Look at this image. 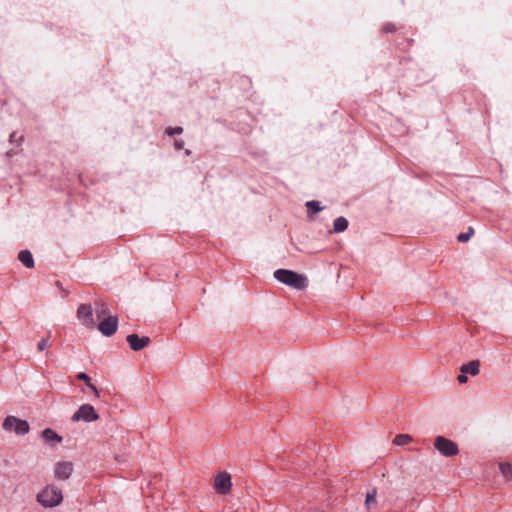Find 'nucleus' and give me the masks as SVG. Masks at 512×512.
I'll return each mask as SVG.
<instances>
[{
    "mask_svg": "<svg viewBox=\"0 0 512 512\" xmlns=\"http://www.w3.org/2000/svg\"><path fill=\"white\" fill-rule=\"evenodd\" d=\"M37 502L44 508H54L63 501V494L55 484H48L36 496Z\"/></svg>",
    "mask_w": 512,
    "mask_h": 512,
    "instance_id": "1",
    "label": "nucleus"
},
{
    "mask_svg": "<svg viewBox=\"0 0 512 512\" xmlns=\"http://www.w3.org/2000/svg\"><path fill=\"white\" fill-rule=\"evenodd\" d=\"M274 277L277 281L296 290H303L308 285V279L305 275L288 269L276 270Z\"/></svg>",
    "mask_w": 512,
    "mask_h": 512,
    "instance_id": "2",
    "label": "nucleus"
},
{
    "mask_svg": "<svg viewBox=\"0 0 512 512\" xmlns=\"http://www.w3.org/2000/svg\"><path fill=\"white\" fill-rule=\"evenodd\" d=\"M2 427L5 431L14 432L17 435H26L30 426L26 420L19 419L15 416H7L4 419Z\"/></svg>",
    "mask_w": 512,
    "mask_h": 512,
    "instance_id": "3",
    "label": "nucleus"
},
{
    "mask_svg": "<svg viewBox=\"0 0 512 512\" xmlns=\"http://www.w3.org/2000/svg\"><path fill=\"white\" fill-rule=\"evenodd\" d=\"M434 447L444 457H453L459 453L458 445L444 436L435 438Z\"/></svg>",
    "mask_w": 512,
    "mask_h": 512,
    "instance_id": "4",
    "label": "nucleus"
},
{
    "mask_svg": "<svg viewBox=\"0 0 512 512\" xmlns=\"http://www.w3.org/2000/svg\"><path fill=\"white\" fill-rule=\"evenodd\" d=\"M99 415L95 408L90 404L81 405L78 410L73 414L72 421L79 422H93L98 420Z\"/></svg>",
    "mask_w": 512,
    "mask_h": 512,
    "instance_id": "5",
    "label": "nucleus"
},
{
    "mask_svg": "<svg viewBox=\"0 0 512 512\" xmlns=\"http://www.w3.org/2000/svg\"><path fill=\"white\" fill-rule=\"evenodd\" d=\"M97 327L102 335L110 337L117 330L118 318L117 316H110L107 318L100 319Z\"/></svg>",
    "mask_w": 512,
    "mask_h": 512,
    "instance_id": "6",
    "label": "nucleus"
},
{
    "mask_svg": "<svg viewBox=\"0 0 512 512\" xmlns=\"http://www.w3.org/2000/svg\"><path fill=\"white\" fill-rule=\"evenodd\" d=\"M77 318L87 328H93L95 326L93 319V309L88 304H81L78 307Z\"/></svg>",
    "mask_w": 512,
    "mask_h": 512,
    "instance_id": "7",
    "label": "nucleus"
},
{
    "mask_svg": "<svg viewBox=\"0 0 512 512\" xmlns=\"http://www.w3.org/2000/svg\"><path fill=\"white\" fill-rule=\"evenodd\" d=\"M73 472V463L68 461L57 462L54 466V477L60 481L70 478Z\"/></svg>",
    "mask_w": 512,
    "mask_h": 512,
    "instance_id": "8",
    "label": "nucleus"
},
{
    "mask_svg": "<svg viewBox=\"0 0 512 512\" xmlns=\"http://www.w3.org/2000/svg\"><path fill=\"white\" fill-rule=\"evenodd\" d=\"M231 477L228 473L223 472L217 475L215 479V488L218 493L226 495L231 489Z\"/></svg>",
    "mask_w": 512,
    "mask_h": 512,
    "instance_id": "9",
    "label": "nucleus"
},
{
    "mask_svg": "<svg viewBox=\"0 0 512 512\" xmlns=\"http://www.w3.org/2000/svg\"><path fill=\"white\" fill-rule=\"evenodd\" d=\"M126 340L133 351H140L150 343L149 337H139L137 334L128 335Z\"/></svg>",
    "mask_w": 512,
    "mask_h": 512,
    "instance_id": "10",
    "label": "nucleus"
},
{
    "mask_svg": "<svg viewBox=\"0 0 512 512\" xmlns=\"http://www.w3.org/2000/svg\"><path fill=\"white\" fill-rule=\"evenodd\" d=\"M18 259L26 268L34 267V259L30 251L22 250L18 255Z\"/></svg>",
    "mask_w": 512,
    "mask_h": 512,
    "instance_id": "11",
    "label": "nucleus"
},
{
    "mask_svg": "<svg viewBox=\"0 0 512 512\" xmlns=\"http://www.w3.org/2000/svg\"><path fill=\"white\" fill-rule=\"evenodd\" d=\"M479 367H480V362L478 360H473L467 364L462 365L460 370L462 373H466V374L469 373V374L475 376L479 373Z\"/></svg>",
    "mask_w": 512,
    "mask_h": 512,
    "instance_id": "12",
    "label": "nucleus"
},
{
    "mask_svg": "<svg viewBox=\"0 0 512 512\" xmlns=\"http://www.w3.org/2000/svg\"><path fill=\"white\" fill-rule=\"evenodd\" d=\"M42 438L46 442H55L60 443L62 442V437L58 435L54 430L50 428H46L42 431Z\"/></svg>",
    "mask_w": 512,
    "mask_h": 512,
    "instance_id": "13",
    "label": "nucleus"
},
{
    "mask_svg": "<svg viewBox=\"0 0 512 512\" xmlns=\"http://www.w3.org/2000/svg\"><path fill=\"white\" fill-rule=\"evenodd\" d=\"M95 313L98 320L110 317V310L107 304L103 302H97L95 305Z\"/></svg>",
    "mask_w": 512,
    "mask_h": 512,
    "instance_id": "14",
    "label": "nucleus"
},
{
    "mask_svg": "<svg viewBox=\"0 0 512 512\" xmlns=\"http://www.w3.org/2000/svg\"><path fill=\"white\" fill-rule=\"evenodd\" d=\"M376 489H372L371 491H368L366 494V500H365V507L367 510L375 509L377 506L376 501Z\"/></svg>",
    "mask_w": 512,
    "mask_h": 512,
    "instance_id": "15",
    "label": "nucleus"
},
{
    "mask_svg": "<svg viewBox=\"0 0 512 512\" xmlns=\"http://www.w3.org/2000/svg\"><path fill=\"white\" fill-rule=\"evenodd\" d=\"M348 227V220L344 217H338L334 220L333 223V230L336 233L343 232Z\"/></svg>",
    "mask_w": 512,
    "mask_h": 512,
    "instance_id": "16",
    "label": "nucleus"
},
{
    "mask_svg": "<svg viewBox=\"0 0 512 512\" xmlns=\"http://www.w3.org/2000/svg\"><path fill=\"white\" fill-rule=\"evenodd\" d=\"M76 378L78 380L84 381L86 383V385L93 391V393L97 397H99L98 389L96 388V386L94 384L91 383V379H90V377L86 373L80 372V373L77 374Z\"/></svg>",
    "mask_w": 512,
    "mask_h": 512,
    "instance_id": "17",
    "label": "nucleus"
},
{
    "mask_svg": "<svg viewBox=\"0 0 512 512\" xmlns=\"http://www.w3.org/2000/svg\"><path fill=\"white\" fill-rule=\"evenodd\" d=\"M412 441V437L408 434H399L395 437L394 443L398 446H404Z\"/></svg>",
    "mask_w": 512,
    "mask_h": 512,
    "instance_id": "18",
    "label": "nucleus"
},
{
    "mask_svg": "<svg viewBox=\"0 0 512 512\" xmlns=\"http://www.w3.org/2000/svg\"><path fill=\"white\" fill-rule=\"evenodd\" d=\"M499 467L501 473L506 479H512V465L510 463H500Z\"/></svg>",
    "mask_w": 512,
    "mask_h": 512,
    "instance_id": "19",
    "label": "nucleus"
},
{
    "mask_svg": "<svg viewBox=\"0 0 512 512\" xmlns=\"http://www.w3.org/2000/svg\"><path fill=\"white\" fill-rule=\"evenodd\" d=\"M306 207L309 210H312L313 212H320L324 209V207L321 206L319 201H308L306 202Z\"/></svg>",
    "mask_w": 512,
    "mask_h": 512,
    "instance_id": "20",
    "label": "nucleus"
},
{
    "mask_svg": "<svg viewBox=\"0 0 512 512\" xmlns=\"http://www.w3.org/2000/svg\"><path fill=\"white\" fill-rule=\"evenodd\" d=\"M474 234V230L472 227H469L468 228V231L466 233H460L458 236H457V240L459 242H467L471 237L472 235Z\"/></svg>",
    "mask_w": 512,
    "mask_h": 512,
    "instance_id": "21",
    "label": "nucleus"
},
{
    "mask_svg": "<svg viewBox=\"0 0 512 512\" xmlns=\"http://www.w3.org/2000/svg\"><path fill=\"white\" fill-rule=\"evenodd\" d=\"M49 337L43 338L39 341L37 348L39 351H44L48 346Z\"/></svg>",
    "mask_w": 512,
    "mask_h": 512,
    "instance_id": "22",
    "label": "nucleus"
},
{
    "mask_svg": "<svg viewBox=\"0 0 512 512\" xmlns=\"http://www.w3.org/2000/svg\"><path fill=\"white\" fill-rule=\"evenodd\" d=\"M182 131H183L182 127L177 126V127H173V128H168L166 130V133L168 135L172 136V135H175V134H181Z\"/></svg>",
    "mask_w": 512,
    "mask_h": 512,
    "instance_id": "23",
    "label": "nucleus"
},
{
    "mask_svg": "<svg viewBox=\"0 0 512 512\" xmlns=\"http://www.w3.org/2000/svg\"><path fill=\"white\" fill-rule=\"evenodd\" d=\"M458 381L459 383L463 384V383H466L467 382V376H466V373H462L458 376Z\"/></svg>",
    "mask_w": 512,
    "mask_h": 512,
    "instance_id": "24",
    "label": "nucleus"
},
{
    "mask_svg": "<svg viewBox=\"0 0 512 512\" xmlns=\"http://www.w3.org/2000/svg\"><path fill=\"white\" fill-rule=\"evenodd\" d=\"M183 144H184V143H183V141H181V140H176V141H175V143H174L175 148H176L177 150H181V149L183 148Z\"/></svg>",
    "mask_w": 512,
    "mask_h": 512,
    "instance_id": "25",
    "label": "nucleus"
},
{
    "mask_svg": "<svg viewBox=\"0 0 512 512\" xmlns=\"http://www.w3.org/2000/svg\"><path fill=\"white\" fill-rule=\"evenodd\" d=\"M16 136H17V134H16L15 132H13V133L10 135V139H9V140H10V142H11V143H14V142H16V141H17V140H16Z\"/></svg>",
    "mask_w": 512,
    "mask_h": 512,
    "instance_id": "26",
    "label": "nucleus"
}]
</instances>
